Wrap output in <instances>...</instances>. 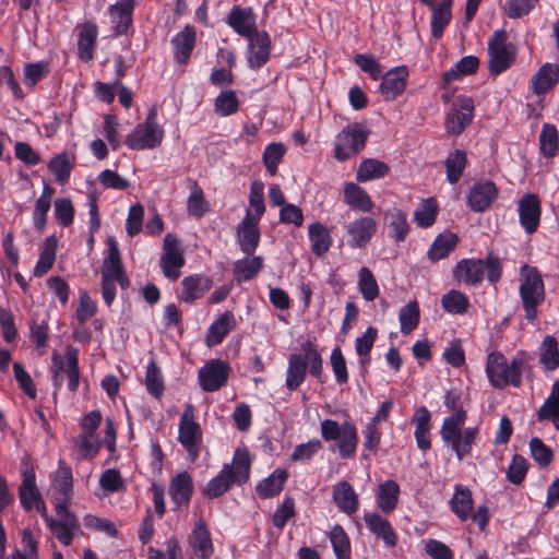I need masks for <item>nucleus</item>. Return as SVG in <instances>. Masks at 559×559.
I'll return each mask as SVG.
<instances>
[{"label":"nucleus","mask_w":559,"mask_h":559,"mask_svg":"<svg viewBox=\"0 0 559 559\" xmlns=\"http://www.w3.org/2000/svg\"><path fill=\"white\" fill-rule=\"evenodd\" d=\"M250 455L247 449H237L235 451L233 463L226 464L217 476L212 478L202 492L209 499L217 498L224 495L233 484H243L250 475Z\"/></svg>","instance_id":"obj_1"},{"label":"nucleus","mask_w":559,"mask_h":559,"mask_svg":"<svg viewBox=\"0 0 559 559\" xmlns=\"http://www.w3.org/2000/svg\"><path fill=\"white\" fill-rule=\"evenodd\" d=\"M466 419V413L463 408L455 412L443 420L440 433L443 441L451 444L459 461L471 453L472 447L478 435V429L468 427L462 430Z\"/></svg>","instance_id":"obj_2"},{"label":"nucleus","mask_w":559,"mask_h":559,"mask_svg":"<svg viewBox=\"0 0 559 559\" xmlns=\"http://www.w3.org/2000/svg\"><path fill=\"white\" fill-rule=\"evenodd\" d=\"M485 270L487 271L488 281L491 283L497 282L501 276V264L499 259L490 253L486 260H461L453 269V276L456 281L463 282L466 285H477L483 281Z\"/></svg>","instance_id":"obj_3"},{"label":"nucleus","mask_w":559,"mask_h":559,"mask_svg":"<svg viewBox=\"0 0 559 559\" xmlns=\"http://www.w3.org/2000/svg\"><path fill=\"white\" fill-rule=\"evenodd\" d=\"M522 366L521 359L514 358L508 364L501 353L492 352L487 358L486 372L495 388L501 389L509 384L518 388L522 382Z\"/></svg>","instance_id":"obj_4"},{"label":"nucleus","mask_w":559,"mask_h":559,"mask_svg":"<svg viewBox=\"0 0 559 559\" xmlns=\"http://www.w3.org/2000/svg\"><path fill=\"white\" fill-rule=\"evenodd\" d=\"M521 300L525 310V317L533 321L537 317V307L545 299L544 281L538 270L527 264L521 267Z\"/></svg>","instance_id":"obj_5"},{"label":"nucleus","mask_w":559,"mask_h":559,"mask_svg":"<svg viewBox=\"0 0 559 559\" xmlns=\"http://www.w3.org/2000/svg\"><path fill=\"white\" fill-rule=\"evenodd\" d=\"M156 110L147 114L145 121L135 127L126 139L127 145L132 150H150L157 147L164 138V130L156 123Z\"/></svg>","instance_id":"obj_6"},{"label":"nucleus","mask_w":559,"mask_h":559,"mask_svg":"<svg viewBox=\"0 0 559 559\" xmlns=\"http://www.w3.org/2000/svg\"><path fill=\"white\" fill-rule=\"evenodd\" d=\"M367 138V131L359 124L345 127L335 138V158L344 162L358 154L365 147Z\"/></svg>","instance_id":"obj_7"},{"label":"nucleus","mask_w":559,"mask_h":559,"mask_svg":"<svg viewBox=\"0 0 559 559\" xmlns=\"http://www.w3.org/2000/svg\"><path fill=\"white\" fill-rule=\"evenodd\" d=\"M507 33L496 31L488 41L489 71L498 75L507 70L514 60L515 51L512 45H507Z\"/></svg>","instance_id":"obj_8"},{"label":"nucleus","mask_w":559,"mask_h":559,"mask_svg":"<svg viewBox=\"0 0 559 559\" xmlns=\"http://www.w3.org/2000/svg\"><path fill=\"white\" fill-rule=\"evenodd\" d=\"M123 272L120 251L114 238L108 239V257L102 265V293L107 306L115 299L114 277Z\"/></svg>","instance_id":"obj_9"},{"label":"nucleus","mask_w":559,"mask_h":559,"mask_svg":"<svg viewBox=\"0 0 559 559\" xmlns=\"http://www.w3.org/2000/svg\"><path fill=\"white\" fill-rule=\"evenodd\" d=\"M57 519H47V526L52 535L63 545H70L75 532L80 531L78 518L69 510L66 502H57Z\"/></svg>","instance_id":"obj_10"},{"label":"nucleus","mask_w":559,"mask_h":559,"mask_svg":"<svg viewBox=\"0 0 559 559\" xmlns=\"http://www.w3.org/2000/svg\"><path fill=\"white\" fill-rule=\"evenodd\" d=\"M183 265L185 257L179 239L173 234H167L164 238L160 257V267L164 275L171 281H176L180 276V269Z\"/></svg>","instance_id":"obj_11"},{"label":"nucleus","mask_w":559,"mask_h":559,"mask_svg":"<svg viewBox=\"0 0 559 559\" xmlns=\"http://www.w3.org/2000/svg\"><path fill=\"white\" fill-rule=\"evenodd\" d=\"M201 428L194 420L193 406L187 405L179 424V441L188 451L191 460H195L199 454L201 443Z\"/></svg>","instance_id":"obj_12"},{"label":"nucleus","mask_w":559,"mask_h":559,"mask_svg":"<svg viewBox=\"0 0 559 559\" xmlns=\"http://www.w3.org/2000/svg\"><path fill=\"white\" fill-rule=\"evenodd\" d=\"M474 100L471 97L457 96L452 109L445 119V129L448 133L461 134L464 129L472 122L474 116Z\"/></svg>","instance_id":"obj_13"},{"label":"nucleus","mask_w":559,"mask_h":559,"mask_svg":"<svg viewBox=\"0 0 559 559\" xmlns=\"http://www.w3.org/2000/svg\"><path fill=\"white\" fill-rule=\"evenodd\" d=\"M228 376V365L219 359H214L205 364V366L199 370L198 379L204 391L213 392L226 384Z\"/></svg>","instance_id":"obj_14"},{"label":"nucleus","mask_w":559,"mask_h":559,"mask_svg":"<svg viewBox=\"0 0 559 559\" xmlns=\"http://www.w3.org/2000/svg\"><path fill=\"white\" fill-rule=\"evenodd\" d=\"M259 222L257 217H251V211L247 210L246 216L237 226L239 246L248 255L255 251L260 242Z\"/></svg>","instance_id":"obj_15"},{"label":"nucleus","mask_w":559,"mask_h":559,"mask_svg":"<svg viewBox=\"0 0 559 559\" xmlns=\"http://www.w3.org/2000/svg\"><path fill=\"white\" fill-rule=\"evenodd\" d=\"M520 223L527 234H533L540 219V202L536 194L527 193L519 202Z\"/></svg>","instance_id":"obj_16"},{"label":"nucleus","mask_w":559,"mask_h":559,"mask_svg":"<svg viewBox=\"0 0 559 559\" xmlns=\"http://www.w3.org/2000/svg\"><path fill=\"white\" fill-rule=\"evenodd\" d=\"M227 24L245 38H249L258 32L255 15L251 8L234 7L227 16Z\"/></svg>","instance_id":"obj_17"},{"label":"nucleus","mask_w":559,"mask_h":559,"mask_svg":"<svg viewBox=\"0 0 559 559\" xmlns=\"http://www.w3.org/2000/svg\"><path fill=\"white\" fill-rule=\"evenodd\" d=\"M377 224L372 217L364 216L348 224L347 233L350 237L348 245L352 248L365 247L376 234Z\"/></svg>","instance_id":"obj_18"},{"label":"nucleus","mask_w":559,"mask_h":559,"mask_svg":"<svg viewBox=\"0 0 559 559\" xmlns=\"http://www.w3.org/2000/svg\"><path fill=\"white\" fill-rule=\"evenodd\" d=\"M248 62L252 69L261 68L270 58L271 39L266 32H257L249 38Z\"/></svg>","instance_id":"obj_19"},{"label":"nucleus","mask_w":559,"mask_h":559,"mask_svg":"<svg viewBox=\"0 0 559 559\" xmlns=\"http://www.w3.org/2000/svg\"><path fill=\"white\" fill-rule=\"evenodd\" d=\"M407 70L405 67H399L386 72L380 84V91L386 100L395 99L403 93L406 86Z\"/></svg>","instance_id":"obj_20"},{"label":"nucleus","mask_w":559,"mask_h":559,"mask_svg":"<svg viewBox=\"0 0 559 559\" xmlns=\"http://www.w3.org/2000/svg\"><path fill=\"white\" fill-rule=\"evenodd\" d=\"M135 0H118L109 8L110 21L116 35L124 34L132 23Z\"/></svg>","instance_id":"obj_21"},{"label":"nucleus","mask_w":559,"mask_h":559,"mask_svg":"<svg viewBox=\"0 0 559 559\" xmlns=\"http://www.w3.org/2000/svg\"><path fill=\"white\" fill-rule=\"evenodd\" d=\"M193 492L192 476L188 472L177 474L169 484V495L177 506H187Z\"/></svg>","instance_id":"obj_22"},{"label":"nucleus","mask_w":559,"mask_h":559,"mask_svg":"<svg viewBox=\"0 0 559 559\" xmlns=\"http://www.w3.org/2000/svg\"><path fill=\"white\" fill-rule=\"evenodd\" d=\"M333 500L338 509L346 514L355 513L359 507L358 496L346 480H342L333 487Z\"/></svg>","instance_id":"obj_23"},{"label":"nucleus","mask_w":559,"mask_h":559,"mask_svg":"<svg viewBox=\"0 0 559 559\" xmlns=\"http://www.w3.org/2000/svg\"><path fill=\"white\" fill-rule=\"evenodd\" d=\"M189 544L195 555L202 559H207L213 552L211 534L206 528L204 520L200 519L189 536Z\"/></svg>","instance_id":"obj_24"},{"label":"nucleus","mask_w":559,"mask_h":559,"mask_svg":"<svg viewBox=\"0 0 559 559\" xmlns=\"http://www.w3.org/2000/svg\"><path fill=\"white\" fill-rule=\"evenodd\" d=\"M497 189L490 181L475 185L468 193V205L473 211H485L496 199Z\"/></svg>","instance_id":"obj_25"},{"label":"nucleus","mask_w":559,"mask_h":559,"mask_svg":"<svg viewBox=\"0 0 559 559\" xmlns=\"http://www.w3.org/2000/svg\"><path fill=\"white\" fill-rule=\"evenodd\" d=\"M368 530L382 538L388 547H394L397 543V536L390 522L377 513H367L364 515Z\"/></svg>","instance_id":"obj_26"},{"label":"nucleus","mask_w":559,"mask_h":559,"mask_svg":"<svg viewBox=\"0 0 559 559\" xmlns=\"http://www.w3.org/2000/svg\"><path fill=\"white\" fill-rule=\"evenodd\" d=\"M236 326V320L230 311H225L216 321H214L205 336V343L207 346H214L219 344L228 332L233 331Z\"/></svg>","instance_id":"obj_27"},{"label":"nucleus","mask_w":559,"mask_h":559,"mask_svg":"<svg viewBox=\"0 0 559 559\" xmlns=\"http://www.w3.org/2000/svg\"><path fill=\"white\" fill-rule=\"evenodd\" d=\"M181 300L192 302L193 300L202 297L212 286L209 277L203 275H190L182 280Z\"/></svg>","instance_id":"obj_28"},{"label":"nucleus","mask_w":559,"mask_h":559,"mask_svg":"<svg viewBox=\"0 0 559 559\" xmlns=\"http://www.w3.org/2000/svg\"><path fill=\"white\" fill-rule=\"evenodd\" d=\"M430 419L431 415L426 406H420L415 411L412 421L416 425L415 439L420 450L430 449Z\"/></svg>","instance_id":"obj_29"},{"label":"nucleus","mask_w":559,"mask_h":559,"mask_svg":"<svg viewBox=\"0 0 559 559\" xmlns=\"http://www.w3.org/2000/svg\"><path fill=\"white\" fill-rule=\"evenodd\" d=\"M559 78V67L555 63H545L532 78V90L540 95L555 86Z\"/></svg>","instance_id":"obj_30"},{"label":"nucleus","mask_w":559,"mask_h":559,"mask_svg":"<svg viewBox=\"0 0 559 559\" xmlns=\"http://www.w3.org/2000/svg\"><path fill=\"white\" fill-rule=\"evenodd\" d=\"M195 43V32L193 27L187 25L171 40L175 58L178 63H186L192 52Z\"/></svg>","instance_id":"obj_31"},{"label":"nucleus","mask_w":559,"mask_h":559,"mask_svg":"<svg viewBox=\"0 0 559 559\" xmlns=\"http://www.w3.org/2000/svg\"><path fill=\"white\" fill-rule=\"evenodd\" d=\"M450 506L460 520L466 521L473 511L472 491L463 485H456Z\"/></svg>","instance_id":"obj_32"},{"label":"nucleus","mask_w":559,"mask_h":559,"mask_svg":"<svg viewBox=\"0 0 559 559\" xmlns=\"http://www.w3.org/2000/svg\"><path fill=\"white\" fill-rule=\"evenodd\" d=\"M97 34V26L92 22H85L81 26L78 39L80 59L84 61H90L93 59Z\"/></svg>","instance_id":"obj_33"},{"label":"nucleus","mask_w":559,"mask_h":559,"mask_svg":"<svg viewBox=\"0 0 559 559\" xmlns=\"http://www.w3.org/2000/svg\"><path fill=\"white\" fill-rule=\"evenodd\" d=\"M52 486L62 496L58 502H66V506L69 507L73 489V478L71 468L63 461H59V467L52 477Z\"/></svg>","instance_id":"obj_34"},{"label":"nucleus","mask_w":559,"mask_h":559,"mask_svg":"<svg viewBox=\"0 0 559 559\" xmlns=\"http://www.w3.org/2000/svg\"><path fill=\"white\" fill-rule=\"evenodd\" d=\"M400 486L395 480L389 479L380 484L377 495V504L384 513H391L397 506Z\"/></svg>","instance_id":"obj_35"},{"label":"nucleus","mask_w":559,"mask_h":559,"mask_svg":"<svg viewBox=\"0 0 559 559\" xmlns=\"http://www.w3.org/2000/svg\"><path fill=\"white\" fill-rule=\"evenodd\" d=\"M19 496L23 508L27 511L32 510L34 503L41 498L36 486L35 474L32 469H25L23 472V480L20 486Z\"/></svg>","instance_id":"obj_36"},{"label":"nucleus","mask_w":559,"mask_h":559,"mask_svg":"<svg viewBox=\"0 0 559 559\" xmlns=\"http://www.w3.org/2000/svg\"><path fill=\"white\" fill-rule=\"evenodd\" d=\"M384 221L390 227L391 236L395 241H404L409 231L406 214L402 210L393 207L385 211Z\"/></svg>","instance_id":"obj_37"},{"label":"nucleus","mask_w":559,"mask_h":559,"mask_svg":"<svg viewBox=\"0 0 559 559\" xmlns=\"http://www.w3.org/2000/svg\"><path fill=\"white\" fill-rule=\"evenodd\" d=\"M307 373L306 358L302 354H293L288 359L286 385L288 390H296L305 380Z\"/></svg>","instance_id":"obj_38"},{"label":"nucleus","mask_w":559,"mask_h":559,"mask_svg":"<svg viewBox=\"0 0 559 559\" xmlns=\"http://www.w3.org/2000/svg\"><path fill=\"white\" fill-rule=\"evenodd\" d=\"M55 193L53 188L45 185L41 195L36 200L33 211L34 226L38 230H43L47 223V214L50 210L51 199Z\"/></svg>","instance_id":"obj_39"},{"label":"nucleus","mask_w":559,"mask_h":559,"mask_svg":"<svg viewBox=\"0 0 559 559\" xmlns=\"http://www.w3.org/2000/svg\"><path fill=\"white\" fill-rule=\"evenodd\" d=\"M452 0H442L438 5L432 7L431 35L435 38L442 36L443 29L451 21Z\"/></svg>","instance_id":"obj_40"},{"label":"nucleus","mask_w":559,"mask_h":559,"mask_svg":"<svg viewBox=\"0 0 559 559\" xmlns=\"http://www.w3.org/2000/svg\"><path fill=\"white\" fill-rule=\"evenodd\" d=\"M344 200L349 206L356 207L361 212H370L373 205L368 193L353 182L345 186Z\"/></svg>","instance_id":"obj_41"},{"label":"nucleus","mask_w":559,"mask_h":559,"mask_svg":"<svg viewBox=\"0 0 559 559\" xmlns=\"http://www.w3.org/2000/svg\"><path fill=\"white\" fill-rule=\"evenodd\" d=\"M390 167L378 159L367 158L361 162L357 169L356 178L360 182L379 179L386 176Z\"/></svg>","instance_id":"obj_42"},{"label":"nucleus","mask_w":559,"mask_h":559,"mask_svg":"<svg viewBox=\"0 0 559 559\" xmlns=\"http://www.w3.org/2000/svg\"><path fill=\"white\" fill-rule=\"evenodd\" d=\"M309 239L311 241V250L318 257L323 255L332 243L329 230L318 222L309 226Z\"/></svg>","instance_id":"obj_43"},{"label":"nucleus","mask_w":559,"mask_h":559,"mask_svg":"<svg viewBox=\"0 0 559 559\" xmlns=\"http://www.w3.org/2000/svg\"><path fill=\"white\" fill-rule=\"evenodd\" d=\"M190 186V194L187 200V212L190 216L200 218L206 212H209L210 206L207 201L204 198L203 190L197 183V181L191 180L189 182Z\"/></svg>","instance_id":"obj_44"},{"label":"nucleus","mask_w":559,"mask_h":559,"mask_svg":"<svg viewBox=\"0 0 559 559\" xmlns=\"http://www.w3.org/2000/svg\"><path fill=\"white\" fill-rule=\"evenodd\" d=\"M457 241V236L451 231L440 234L432 242L428 251V258L431 261L445 258L455 248Z\"/></svg>","instance_id":"obj_45"},{"label":"nucleus","mask_w":559,"mask_h":559,"mask_svg":"<svg viewBox=\"0 0 559 559\" xmlns=\"http://www.w3.org/2000/svg\"><path fill=\"white\" fill-rule=\"evenodd\" d=\"M287 479L285 469H275L269 477L257 486V492L261 498H270L280 493Z\"/></svg>","instance_id":"obj_46"},{"label":"nucleus","mask_w":559,"mask_h":559,"mask_svg":"<svg viewBox=\"0 0 559 559\" xmlns=\"http://www.w3.org/2000/svg\"><path fill=\"white\" fill-rule=\"evenodd\" d=\"M338 453L342 457L347 459L355 454L358 443L357 429L354 424L344 421L343 432L337 438Z\"/></svg>","instance_id":"obj_47"},{"label":"nucleus","mask_w":559,"mask_h":559,"mask_svg":"<svg viewBox=\"0 0 559 559\" xmlns=\"http://www.w3.org/2000/svg\"><path fill=\"white\" fill-rule=\"evenodd\" d=\"M539 360L546 370L552 371L559 366V348L557 340L547 335L539 348Z\"/></svg>","instance_id":"obj_48"},{"label":"nucleus","mask_w":559,"mask_h":559,"mask_svg":"<svg viewBox=\"0 0 559 559\" xmlns=\"http://www.w3.org/2000/svg\"><path fill=\"white\" fill-rule=\"evenodd\" d=\"M262 267V257H247L234 263V275L238 282L249 281L254 277Z\"/></svg>","instance_id":"obj_49"},{"label":"nucleus","mask_w":559,"mask_h":559,"mask_svg":"<svg viewBox=\"0 0 559 559\" xmlns=\"http://www.w3.org/2000/svg\"><path fill=\"white\" fill-rule=\"evenodd\" d=\"M56 250H57V239L53 236L48 237L45 240L44 248L40 252L39 260L34 269L35 276H43L46 274L53 265L56 260Z\"/></svg>","instance_id":"obj_50"},{"label":"nucleus","mask_w":559,"mask_h":559,"mask_svg":"<svg viewBox=\"0 0 559 559\" xmlns=\"http://www.w3.org/2000/svg\"><path fill=\"white\" fill-rule=\"evenodd\" d=\"M479 60L475 56H466L460 59L455 67L443 73L444 83L459 80L463 75H469L477 71Z\"/></svg>","instance_id":"obj_51"},{"label":"nucleus","mask_w":559,"mask_h":559,"mask_svg":"<svg viewBox=\"0 0 559 559\" xmlns=\"http://www.w3.org/2000/svg\"><path fill=\"white\" fill-rule=\"evenodd\" d=\"M466 153L461 150L454 151L447 157L444 166L447 171V178L450 183H455L459 181L466 166Z\"/></svg>","instance_id":"obj_52"},{"label":"nucleus","mask_w":559,"mask_h":559,"mask_svg":"<svg viewBox=\"0 0 559 559\" xmlns=\"http://www.w3.org/2000/svg\"><path fill=\"white\" fill-rule=\"evenodd\" d=\"M401 323V332L403 334H409L414 331L419 322V306L416 300L408 301L401 310L399 314Z\"/></svg>","instance_id":"obj_53"},{"label":"nucleus","mask_w":559,"mask_h":559,"mask_svg":"<svg viewBox=\"0 0 559 559\" xmlns=\"http://www.w3.org/2000/svg\"><path fill=\"white\" fill-rule=\"evenodd\" d=\"M330 542L337 559H350V543L341 525H335L331 530Z\"/></svg>","instance_id":"obj_54"},{"label":"nucleus","mask_w":559,"mask_h":559,"mask_svg":"<svg viewBox=\"0 0 559 559\" xmlns=\"http://www.w3.org/2000/svg\"><path fill=\"white\" fill-rule=\"evenodd\" d=\"M358 286L361 295L368 301L374 300L379 295V287L372 272L368 267H361L358 273Z\"/></svg>","instance_id":"obj_55"},{"label":"nucleus","mask_w":559,"mask_h":559,"mask_svg":"<svg viewBox=\"0 0 559 559\" xmlns=\"http://www.w3.org/2000/svg\"><path fill=\"white\" fill-rule=\"evenodd\" d=\"M558 132L557 129L548 123L543 126L539 135L540 151L546 157H554L558 152Z\"/></svg>","instance_id":"obj_56"},{"label":"nucleus","mask_w":559,"mask_h":559,"mask_svg":"<svg viewBox=\"0 0 559 559\" xmlns=\"http://www.w3.org/2000/svg\"><path fill=\"white\" fill-rule=\"evenodd\" d=\"M215 111L221 116L235 114L239 108L237 95L231 90L223 91L215 98Z\"/></svg>","instance_id":"obj_57"},{"label":"nucleus","mask_w":559,"mask_h":559,"mask_svg":"<svg viewBox=\"0 0 559 559\" xmlns=\"http://www.w3.org/2000/svg\"><path fill=\"white\" fill-rule=\"evenodd\" d=\"M48 168L53 174L56 181L64 183L70 177L72 164L67 153L55 156L48 164Z\"/></svg>","instance_id":"obj_58"},{"label":"nucleus","mask_w":559,"mask_h":559,"mask_svg":"<svg viewBox=\"0 0 559 559\" xmlns=\"http://www.w3.org/2000/svg\"><path fill=\"white\" fill-rule=\"evenodd\" d=\"M437 217V204L432 199L424 200L414 213L415 222L420 227H430Z\"/></svg>","instance_id":"obj_59"},{"label":"nucleus","mask_w":559,"mask_h":559,"mask_svg":"<svg viewBox=\"0 0 559 559\" xmlns=\"http://www.w3.org/2000/svg\"><path fill=\"white\" fill-rule=\"evenodd\" d=\"M286 153V147L283 143H271L263 152V163L267 171L274 176L277 171V165Z\"/></svg>","instance_id":"obj_60"},{"label":"nucleus","mask_w":559,"mask_h":559,"mask_svg":"<svg viewBox=\"0 0 559 559\" xmlns=\"http://www.w3.org/2000/svg\"><path fill=\"white\" fill-rule=\"evenodd\" d=\"M468 305L466 295L459 290H451L442 297V307L450 313H463Z\"/></svg>","instance_id":"obj_61"},{"label":"nucleus","mask_w":559,"mask_h":559,"mask_svg":"<svg viewBox=\"0 0 559 559\" xmlns=\"http://www.w3.org/2000/svg\"><path fill=\"white\" fill-rule=\"evenodd\" d=\"M145 385L150 394L159 397L164 392V381L160 370L154 361H151L146 368Z\"/></svg>","instance_id":"obj_62"},{"label":"nucleus","mask_w":559,"mask_h":559,"mask_svg":"<svg viewBox=\"0 0 559 559\" xmlns=\"http://www.w3.org/2000/svg\"><path fill=\"white\" fill-rule=\"evenodd\" d=\"M263 190L264 185L261 181L255 180L250 186L249 204L254 211L251 212V217H257L258 221L265 212Z\"/></svg>","instance_id":"obj_63"},{"label":"nucleus","mask_w":559,"mask_h":559,"mask_svg":"<svg viewBox=\"0 0 559 559\" xmlns=\"http://www.w3.org/2000/svg\"><path fill=\"white\" fill-rule=\"evenodd\" d=\"M527 469V460L520 454H515L513 455L511 464L507 471V478L510 483L520 485L524 480Z\"/></svg>","instance_id":"obj_64"}]
</instances>
